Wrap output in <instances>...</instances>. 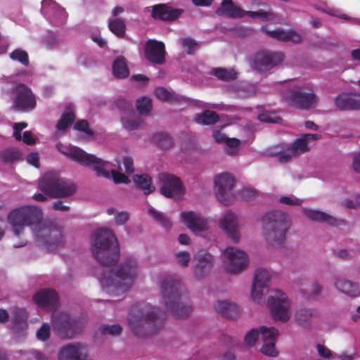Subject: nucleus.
Here are the masks:
<instances>
[{"instance_id": "24", "label": "nucleus", "mask_w": 360, "mask_h": 360, "mask_svg": "<svg viewBox=\"0 0 360 360\" xmlns=\"http://www.w3.org/2000/svg\"><path fill=\"white\" fill-rule=\"evenodd\" d=\"M335 103L340 110L360 109V95L342 94L335 98Z\"/></svg>"}, {"instance_id": "47", "label": "nucleus", "mask_w": 360, "mask_h": 360, "mask_svg": "<svg viewBox=\"0 0 360 360\" xmlns=\"http://www.w3.org/2000/svg\"><path fill=\"white\" fill-rule=\"evenodd\" d=\"M276 342H263L260 348V352L264 355L276 357L278 355V351L275 346Z\"/></svg>"}, {"instance_id": "14", "label": "nucleus", "mask_w": 360, "mask_h": 360, "mask_svg": "<svg viewBox=\"0 0 360 360\" xmlns=\"http://www.w3.org/2000/svg\"><path fill=\"white\" fill-rule=\"evenodd\" d=\"M155 317V311L149 308H145L142 311L132 309L128 318L129 326L137 335H144L142 330L148 328Z\"/></svg>"}, {"instance_id": "32", "label": "nucleus", "mask_w": 360, "mask_h": 360, "mask_svg": "<svg viewBox=\"0 0 360 360\" xmlns=\"http://www.w3.org/2000/svg\"><path fill=\"white\" fill-rule=\"evenodd\" d=\"M11 316V321L13 323V328L24 329L27 326V313L24 309H13Z\"/></svg>"}, {"instance_id": "60", "label": "nucleus", "mask_w": 360, "mask_h": 360, "mask_svg": "<svg viewBox=\"0 0 360 360\" xmlns=\"http://www.w3.org/2000/svg\"><path fill=\"white\" fill-rule=\"evenodd\" d=\"M257 194V193L255 189L248 187L243 188L239 191L240 197L245 200H250L255 198Z\"/></svg>"}, {"instance_id": "15", "label": "nucleus", "mask_w": 360, "mask_h": 360, "mask_svg": "<svg viewBox=\"0 0 360 360\" xmlns=\"http://www.w3.org/2000/svg\"><path fill=\"white\" fill-rule=\"evenodd\" d=\"M179 219L181 224L197 235L207 231L210 228L208 219L202 217L199 212L192 210L181 212Z\"/></svg>"}, {"instance_id": "63", "label": "nucleus", "mask_w": 360, "mask_h": 360, "mask_svg": "<svg viewBox=\"0 0 360 360\" xmlns=\"http://www.w3.org/2000/svg\"><path fill=\"white\" fill-rule=\"evenodd\" d=\"M27 127V123L25 122H21L15 123L13 125V136L18 141L21 140L20 131Z\"/></svg>"}, {"instance_id": "56", "label": "nucleus", "mask_w": 360, "mask_h": 360, "mask_svg": "<svg viewBox=\"0 0 360 360\" xmlns=\"http://www.w3.org/2000/svg\"><path fill=\"white\" fill-rule=\"evenodd\" d=\"M176 263L183 266L187 267L191 260V255L188 252L181 251L175 255Z\"/></svg>"}, {"instance_id": "40", "label": "nucleus", "mask_w": 360, "mask_h": 360, "mask_svg": "<svg viewBox=\"0 0 360 360\" xmlns=\"http://www.w3.org/2000/svg\"><path fill=\"white\" fill-rule=\"evenodd\" d=\"M266 289V287L252 283L251 288L252 300L257 304L262 303L264 300Z\"/></svg>"}, {"instance_id": "58", "label": "nucleus", "mask_w": 360, "mask_h": 360, "mask_svg": "<svg viewBox=\"0 0 360 360\" xmlns=\"http://www.w3.org/2000/svg\"><path fill=\"white\" fill-rule=\"evenodd\" d=\"M51 334V328L48 323H44L37 332L38 340L45 341L49 339Z\"/></svg>"}, {"instance_id": "59", "label": "nucleus", "mask_w": 360, "mask_h": 360, "mask_svg": "<svg viewBox=\"0 0 360 360\" xmlns=\"http://www.w3.org/2000/svg\"><path fill=\"white\" fill-rule=\"evenodd\" d=\"M181 45L184 49L188 53H193L198 47V44L191 38L183 39L181 40Z\"/></svg>"}, {"instance_id": "25", "label": "nucleus", "mask_w": 360, "mask_h": 360, "mask_svg": "<svg viewBox=\"0 0 360 360\" xmlns=\"http://www.w3.org/2000/svg\"><path fill=\"white\" fill-rule=\"evenodd\" d=\"M302 213L309 220L326 222L332 225H338L336 219L321 210L309 207H304L302 209Z\"/></svg>"}, {"instance_id": "62", "label": "nucleus", "mask_w": 360, "mask_h": 360, "mask_svg": "<svg viewBox=\"0 0 360 360\" xmlns=\"http://www.w3.org/2000/svg\"><path fill=\"white\" fill-rule=\"evenodd\" d=\"M316 350H317V352L319 354V356L323 358L328 359H333L335 358L333 355L332 352L328 348H327L326 347H325L323 345H320V344L317 345Z\"/></svg>"}, {"instance_id": "34", "label": "nucleus", "mask_w": 360, "mask_h": 360, "mask_svg": "<svg viewBox=\"0 0 360 360\" xmlns=\"http://www.w3.org/2000/svg\"><path fill=\"white\" fill-rule=\"evenodd\" d=\"M41 12L46 16L58 13L63 15L65 11L53 0H43L41 2Z\"/></svg>"}, {"instance_id": "2", "label": "nucleus", "mask_w": 360, "mask_h": 360, "mask_svg": "<svg viewBox=\"0 0 360 360\" xmlns=\"http://www.w3.org/2000/svg\"><path fill=\"white\" fill-rule=\"evenodd\" d=\"M57 149L63 155L69 157L80 165L91 167L98 176L112 179L115 184H128L129 178L122 173V167L127 174L134 172V160L129 155L117 156L114 162H110L97 158L96 156L86 153L81 148L61 143H57Z\"/></svg>"}, {"instance_id": "33", "label": "nucleus", "mask_w": 360, "mask_h": 360, "mask_svg": "<svg viewBox=\"0 0 360 360\" xmlns=\"http://www.w3.org/2000/svg\"><path fill=\"white\" fill-rule=\"evenodd\" d=\"M112 72L117 78H125L129 76V70L126 60L124 58H117L112 64Z\"/></svg>"}, {"instance_id": "42", "label": "nucleus", "mask_w": 360, "mask_h": 360, "mask_svg": "<svg viewBox=\"0 0 360 360\" xmlns=\"http://www.w3.org/2000/svg\"><path fill=\"white\" fill-rule=\"evenodd\" d=\"M151 100L146 96L139 98L136 101V109L141 115H147L151 110Z\"/></svg>"}, {"instance_id": "44", "label": "nucleus", "mask_w": 360, "mask_h": 360, "mask_svg": "<svg viewBox=\"0 0 360 360\" xmlns=\"http://www.w3.org/2000/svg\"><path fill=\"white\" fill-rule=\"evenodd\" d=\"M241 141L236 138H229L225 144V151L230 155H235L240 151Z\"/></svg>"}, {"instance_id": "13", "label": "nucleus", "mask_w": 360, "mask_h": 360, "mask_svg": "<svg viewBox=\"0 0 360 360\" xmlns=\"http://www.w3.org/2000/svg\"><path fill=\"white\" fill-rule=\"evenodd\" d=\"M281 148L277 146L269 151L270 155L278 156L281 162H286L309 149L308 143L302 137L297 139L290 146Z\"/></svg>"}, {"instance_id": "7", "label": "nucleus", "mask_w": 360, "mask_h": 360, "mask_svg": "<svg viewBox=\"0 0 360 360\" xmlns=\"http://www.w3.org/2000/svg\"><path fill=\"white\" fill-rule=\"evenodd\" d=\"M267 302L275 320L285 323L290 319L292 302L285 292L277 288L271 289Z\"/></svg>"}, {"instance_id": "31", "label": "nucleus", "mask_w": 360, "mask_h": 360, "mask_svg": "<svg viewBox=\"0 0 360 360\" xmlns=\"http://www.w3.org/2000/svg\"><path fill=\"white\" fill-rule=\"evenodd\" d=\"M273 273L271 271L266 268L259 267L255 272L252 283L268 288Z\"/></svg>"}, {"instance_id": "8", "label": "nucleus", "mask_w": 360, "mask_h": 360, "mask_svg": "<svg viewBox=\"0 0 360 360\" xmlns=\"http://www.w3.org/2000/svg\"><path fill=\"white\" fill-rule=\"evenodd\" d=\"M39 188L46 194L54 197H66L75 191L73 183L59 178L53 172H47L43 176L39 182Z\"/></svg>"}, {"instance_id": "12", "label": "nucleus", "mask_w": 360, "mask_h": 360, "mask_svg": "<svg viewBox=\"0 0 360 360\" xmlns=\"http://www.w3.org/2000/svg\"><path fill=\"white\" fill-rule=\"evenodd\" d=\"M222 257L226 270L232 274H240L250 264L248 255L237 248H226L222 252Z\"/></svg>"}, {"instance_id": "9", "label": "nucleus", "mask_w": 360, "mask_h": 360, "mask_svg": "<svg viewBox=\"0 0 360 360\" xmlns=\"http://www.w3.org/2000/svg\"><path fill=\"white\" fill-rule=\"evenodd\" d=\"M284 98L300 108L309 109L317 102L310 84L290 85L283 93Z\"/></svg>"}, {"instance_id": "17", "label": "nucleus", "mask_w": 360, "mask_h": 360, "mask_svg": "<svg viewBox=\"0 0 360 360\" xmlns=\"http://www.w3.org/2000/svg\"><path fill=\"white\" fill-rule=\"evenodd\" d=\"M219 226L231 240L236 243L240 241L241 233L239 230L238 217L235 212L231 210L225 212L219 219Z\"/></svg>"}, {"instance_id": "18", "label": "nucleus", "mask_w": 360, "mask_h": 360, "mask_svg": "<svg viewBox=\"0 0 360 360\" xmlns=\"http://www.w3.org/2000/svg\"><path fill=\"white\" fill-rule=\"evenodd\" d=\"M283 56L281 53L259 52L257 53L252 62V67L259 72L266 71L281 63Z\"/></svg>"}, {"instance_id": "51", "label": "nucleus", "mask_w": 360, "mask_h": 360, "mask_svg": "<svg viewBox=\"0 0 360 360\" xmlns=\"http://www.w3.org/2000/svg\"><path fill=\"white\" fill-rule=\"evenodd\" d=\"M75 119V115L72 112L64 113L61 119L58 121L57 128L59 130L65 129L70 126Z\"/></svg>"}, {"instance_id": "3", "label": "nucleus", "mask_w": 360, "mask_h": 360, "mask_svg": "<svg viewBox=\"0 0 360 360\" xmlns=\"http://www.w3.org/2000/svg\"><path fill=\"white\" fill-rule=\"evenodd\" d=\"M139 274L137 259L129 257L116 269H107L100 277L102 289L108 294L120 296L134 285Z\"/></svg>"}, {"instance_id": "36", "label": "nucleus", "mask_w": 360, "mask_h": 360, "mask_svg": "<svg viewBox=\"0 0 360 360\" xmlns=\"http://www.w3.org/2000/svg\"><path fill=\"white\" fill-rule=\"evenodd\" d=\"M142 122V120L134 113L126 114L122 118L123 127L129 131L137 129Z\"/></svg>"}, {"instance_id": "5", "label": "nucleus", "mask_w": 360, "mask_h": 360, "mask_svg": "<svg viewBox=\"0 0 360 360\" xmlns=\"http://www.w3.org/2000/svg\"><path fill=\"white\" fill-rule=\"evenodd\" d=\"M181 283L172 277L166 278L162 284V302L165 310L178 319H182L190 314L193 310L191 305L181 300Z\"/></svg>"}, {"instance_id": "41", "label": "nucleus", "mask_w": 360, "mask_h": 360, "mask_svg": "<svg viewBox=\"0 0 360 360\" xmlns=\"http://www.w3.org/2000/svg\"><path fill=\"white\" fill-rule=\"evenodd\" d=\"M153 141L162 149L167 150L173 146L172 138L165 134L160 133L153 136Z\"/></svg>"}, {"instance_id": "37", "label": "nucleus", "mask_w": 360, "mask_h": 360, "mask_svg": "<svg viewBox=\"0 0 360 360\" xmlns=\"http://www.w3.org/2000/svg\"><path fill=\"white\" fill-rule=\"evenodd\" d=\"M108 215H114L115 223L118 226L125 224L129 219V214L127 211H118L114 207H109L106 210Z\"/></svg>"}, {"instance_id": "55", "label": "nucleus", "mask_w": 360, "mask_h": 360, "mask_svg": "<svg viewBox=\"0 0 360 360\" xmlns=\"http://www.w3.org/2000/svg\"><path fill=\"white\" fill-rule=\"evenodd\" d=\"M75 129L82 132L84 137L86 139H90L93 135V132L89 128L88 123L86 120H82L78 121L75 125Z\"/></svg>"}, {"instance_id": "16", "label": "nucleus", "mask_w": 360, "mask_h": 360, "mask_svg": "<svg viewBox=\"0 0 360 360\" xmlns=\"http://www.w3.org/2000/svg\"><path fill=\"white\" fill-rule=\"evenodd\" d=\"M161 183V193L167 198H179L184 193V187L180 179L169 174L162 173L158 176Z\"/></svg>"}, {"instance_id": "20", "label": "nucleus", "mask_w": 360, "mask_h": 360, "mask_svg": "<svg viewBox=\"0 0 360 360\" xmlns=\"http://www.w3.org/2000/svg\"><path fill=\"white\" fill-rule=\"evenodd\" d=\"M14 105L22 110H32L36 104L35 98L31 90L25 85L18 84L15 89Z\"/></svg>"}, {"instance_id": "22", "label": "nucleus", "mask_w": 360, "mask_h": 360, "mask_svg": "<svg viewBox=\"0 0 360 360\" xmlns=\"http://www.w3.org/2000/svg\"><path fill=\"white\" fill-rule=\"evenodd\" d=\"M214 308L218 313L228 319H235L240 314L238 304L227 299L217 300L214 304Z\"/></svg>"}, {"instance_id": "64", "label": "nucleus", "mask_w": 360, "mask_h": 360, "mask_svg": "<svg viewBox=\"0 0 360 360\" xmlns=\"http://www.w3.org/2000/svg\"><path fill=\"white\" fill-rule=\"evenodd\" d=\"M342 205L347 208L356 209L360 206V201L356 200V196L352 199L348 198L342 201Z\"/></svg>"}, {"instance_id": "30", "label": "nucleus", "mask_w": 360, "mask_h": 360, "mask_svg": "<svg viewBox=\"0 0 360 360\" xmlns=\"http://www.w3.org/2000/svg\"><path fill=\"white\" fill-rule=\"evenodd\" d=\"M133 180L135 185L141 189L144 194H150L155 190L151 177L147 174H136L133 176Z\"/></svg>"}, {"instance_id": "54", "label": "nucleus", "mask_w": 360, "mask_h": 360, "mask_svg": "<svg viewBox=\"0 0 360 360\" xmlns=\"http://www.w3.org/2000/svg\"><path fill=\"white\" fill-rule=\"evenodd\" d=\"M258 120L262 122L278 123L281 119L274 112L264 111L258 115Z\"/></svg>"}, {"instance_id": "19", "label": "nucleus", "mask_w": 360, "mask_h": 360, "mask_svg": "<svg viewBox=\"0 0 360 360\" xmlns=\"http://www.w3.org/2000/svg\"><path fill=\"white\" fill-rule=\"evenodd\" d=\"M193 271L198 278L206 276L214 266L213 256L205 250H200L193 256Z\"/></svg>"}, {"instance_id": "53", "label": "nucleus", "mask_w": 360, "mask_h": 360, "mask_svg": "<svg viewBox=\"0 0 360 360\" xmlns=\"http://www.w3.org/2000/svg\"><path fill=\"white\" fill-rule=\"evenodd\" d=\"M11 58L14 60H18L23 65H27L29 63V58L27 53L20 49H15L11 54Z\"/></svg>"}, {"instance_id": "23", "label": "nucleus", "mask_w": 360, "mask_h": 360, "mask_svg": "<svg viewBox=\"0 0 360 360\" xmlns=\"http://www.w3.org/2000/svg\"><path fill=\"white\" fill-rule=\"evenodd\" d=\"M36 304L44 308L53 307L58 301V296L52 290H41L33 297Z\"/></svg>"}, {"instance_id": "38", "label": "nucleus", "mask_w": 360, "mask_h": 360, "mask_svg": "<svg viewBox=\"0 0 360 360\" xmlns=\"http://www.w3.org/2000/svg\"><path fill=\"white\" fill-rule=\"evenodd\" d=\"M210 73L222 80H231L237 77V72L233 69L221 68H213Z\"/></svg>"}, {"instance_id": "39", "label": "nucleus", "mask_w": 360, "mask_h": 360, "mask_svg": "<svg viewBox=\"0 0 360 360\" xmlns=\"http://www.w3.org/2000/svg\"><path fill=\"white\" fill-rule=\"evenodd\" d=\"M316 315V311L313 309H302L295 314V321L298 324L304 325L311 318Z\"/></svg>"}, {"instance_id": "4", "label": "nucleus", "mask_w": 360, "mask_h": 360, "mask_svg": "<svg viewBox=\"0 0 360 360\" xmlns=\"http://www.w3.org/2000/svg\"><path fill=\"white\" fill-rule=\"evenodd\" d=\"M292 227V220L288 213L274 210L262 219V237L268 246L281 248L285 245Z\"/></svg>"}, {"instance_id": "29", "label": "nucleus", "mask_w": 360, "mask_h": 360, "mask_svg": "<svg viewBox=\"0 0 360 360\" xmlns=\"http://www.w3.org/2000/svg\"><path fill=\"white\" fill-rule=\"evenodd\" d=\"M337 290L351 297L360 295V288L356 285L343 278H337L334 283Z\"/></svg>"}, {"instance_id": "26", "label": "nucleus", "mask_w": 360, "mask_h": 360, "mask_svg": "<svg viewBox=\"0 0 360 360\" xmlns=\"http://www.w3.org/2000/svg\"><path fill=\"white\" fill-rule=\"evenodd\" d=\"M217 13L232 18H242L245 15V11L234 5L231 0H223Z\"/></svg>"}, {"instance_id": "28", "label": "nucleus", "mask_w": 360, "mask_h": 360, "mask_svg": "<svg viewBox=\"0 0 360 360\" xmlns=\"http://www.w3.org/2000/svg\"><path fill=\"white\" fill-rule=\"evenodd\" d=\"M265 32L271 37L283 41H292L295 43H299L302 41V37L293 30L285 31L281 29Z\"/></svg>"}, {"instance_id": "10", "label": "nucleus", "mask_w": 360, "mask_h": 360, "mask_svg": "<svg viewBox=\"0 0 360 360\" xmlns=\"http://www.w3.org/2000/svg\"><path fill=\"white\" fill-rule=\"evenodd\" d=\"M215 195L219 201L226 205L233 203L236 195L233 189L236 185L234 176L226 172L217 174L213 179Z\"/></svg>"}, {"instance_id": "48", "label": "nucleus", "mask_w": 360, "mask_h": 360, "mask_svg": "<svg viewBox=\"0 0 360 360\" xmlns=\"http://www.w3.org/2000/svg\"><path fill=\"white\" fill-rule=\"evenodd\" d=\"M148 213L151 215L155 219L160 221L161 225L167 230L169 229L172 227L171 221L166 218L162 213L158 212L153 208H150L148 210Z\"/></svg>"}, {"instance_id": "57", "label": "nucleus", "mask_w": 360, "mask_h": 360, "mask_svg": "<svg viewBox=\"0 0 360 360\" xmlns=\"http://www.w3.org/2000/svg\"><path fill=\"white\" fill-rule=\"evenodd\" d=\"M278 200L281 204L286 205H300L303 202L302 199L297 198L293 195L280 196Z\"/></svg>"}, {"instance_id": "50", "label": "nucleus", "mask_w": 360, "mask_h": 360, "mask_svg": "<svg viewBox=\"0 0 360 360\" xmlns=\"http://www.w3.org/2000/svg\"><path fill=\"white\" fill-rule=\"evenodd\" d=\"M109 28L110 31L117 36H122L125 31V26L122 21L115 19L109 22Z\"/></svg>"}, {"instance_id": "1", "label": "nucleus", "mask_w": 360, "mask_h": 360, "mask_svg": "<svg viewBox=\"0 0 360 360\" xmlns=\"http://www.w3.org/2000/svg\"><path fill=\"white\" fill-rule=\"evenodd\" d=\"M8 224L16 236L23 234L29 226L36 244L51 251L62 241L61 232L43 219L41 209L35 205H22L11 210L7 215Z\"/></svg>"}, {"instance_id": "11", "label": "nucleus", "mask_w": 360, "mask_h": 360, "mask_svg": "<svg viewBox=\"0 0 360 360\" xmlns=\"http://www.w3.org/2000/svg\"><path fill=\"white\" fill-rule=\"evenodd\" d=\"M52 324L54 330L62 338H72L84 326L83 321L72 319L68 313L62 311L53 314Z\"/></svg>"}, {"instance_id": "35", "label": "nucleus", "mask_w": 360, "mask_h": 360, "mask_svg": "<svg viewBox=\"0 0 360 360\" xmlns=\"http://www.w3.org/2000/svg\"><path fill=\"white\" fill-rule=\"evenodd\" d=\"M258 329L262 342H276L279 333L276 328L260 326Z\"/></svg>"}, {"instance_id": "27", "label": "nucleus", "mask_w": 360, "mask_h": 360, "mask_svg": "<svg viewBox=\"0 0 360 360\" xmlns=\"http://www.w3.org/2000/svg\"><path fill=\"white\" fill-rule=\"evenodd\" d=\"M181 14V11L173 9L165 5H158L153 7V17L164 20H171L176 18Z\"/></svg>"}, {"instance_id": "46", "label": "nucleus", "mask_w": 360, "mask_h": 360, "mask_svg": "<svg viewBox=\"0 0 360 360\" xmlns=\"http://www.w3.org/2000/svg\"><path fill=\"white\" fill-rule=\"evenodd\" d=\"M248 15L252 18H259L265 21H271L275 19L276 15L271 11H245V15Z\"/></svg>"}, {"instance_id": "49", "label": "nucleus", "mask_w": 360, "mask_h": 360, "mask_svg": "<svg viewBox=\"0 0 360 360\" xmlns=\"http://www.w3.org/2000/svg\"><path fill=\"white\" fill-rule=\"evenodd\" d=\"M0 156L4 162H11L18 160L21 157V153L15 149H8L3 151Z\"/></svg>"}, {"instance_id": "61", "label": "nucleus", "mask_w": 360, "mask_h": 360, "mask_svg": "<svg viewBox=\"0 0 360 360\" xmlns=\"http://www.w3.org/2000/svg\"><path fill=\"white\" fill-rule=\"evenodd\" d=\"M122 328L120 325L115 324L112 326H104L101 328V332L103 334L118 335L121 333Z\"/></svg>"}, {"instance_id": "6", "label": "nucleus", "mask_w": 360, "mask_h": 360, "mask_svg": "<svg viewBox=\"0 0 360 360\" xmlns=\"http://www.w3.org/2000/svg\"><path fill=\"white\" fill-rule=\"evenodd\" d=\"M92 252L103 265H112L118 261L120 250L113 232L107 229L98 230L92 240Z\"/></svg>"}, {"instance_id": "21", "label": "nucleus", "mask_w": 360, "mask_h": 360, "mask_svg": "<svg viewBox=\"0 0 360 360\" xmlns=\"http://www.w3.org/2000/svg\"><path fill=\"white\" fill-rule=\"evenodd\" d=\"M165 45L161 41L150 39L145 46L146 58L152 63L162 64L165 61Z\"/></svg>"}, {"instance_id": "43", "label": "nucleus", "mask_w": 360, "mask_h": 360, "mask_svg": "<svg viewBox=\"0 0 360 360\" xmlns=\"http://www.w3.org/2000/svg\"><path fill=\"white\" fill-rule=\"evenodd\" d=\"M218 120V115L213 111L206 110L196 116L195 120L199 124H212Z\"/></svg>"}, {"instance_id": "52", "label": "nucleus", "mask_w": 360, "mask_h": 360, "mask_svg": "<svg viewBox=\"0 0 360 360\" xmlns=\"http://www.w3.org/2000/svg\"><path fill=\"white\" fill-rule=\"evenodd\" d=\"M155 96L163 101H169L175 99L174 94L163 87H158L154 91Z\"/></svg>"}, {"instance_id": "45", "label": "nucleus", "mask_w": 360, "mask_h": 360, "mask_svg": "<svg viewBox=\"0 0 360 360\" xmlns=\"http://www.w3.org/2000/svg\"><path fill=\"white\" fill-rule=\"evenodd\" d=\"M259 338V330L258 328H252L245 334L244 343L247 347H252L255 346Z\"/></svg>"}]
</instances>
